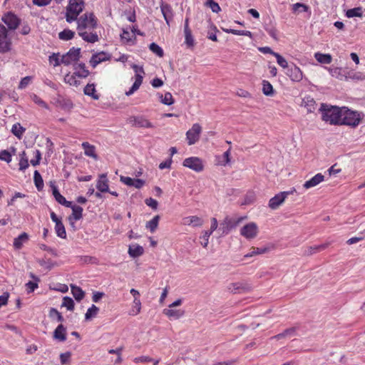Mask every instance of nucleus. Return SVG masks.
Wrapping results in <instances>:
<instances>
[{
	"label": "nucleus",
	"mask_w": 365,
	"mask_h": 365,
	"mask_svg": "<svg viewBox=\"0 0 365 365\" xmlns=\"http://www.w3.org/2000/svg\"><path fill=\"white\" fill-rule=\"evenodd\" d=\"M62 307H65L68 310L72 311L74 309V302L68 297H64L63 299Z\"/></svg>",
	"instance_id": "54"
},
{
	"label": "nucleus",
	"mask_w": 365,
	"mask_h": 365,
	"mask_svg": "<svg viewBox=\"0 0 365 365\" xmlns=\"http://www.w3.org/2000/svg\"><path fill=\"white\" fill-rule=\"evenodd\" d=\"M75 33L71 30L65 29L58 34L60 39L68 41L73 38Z\"/></svg>",
	"instance_id": "47"
},
{
	"label": "nucleus",
	"mask_w": 365,
	"mask_h": 365,
	"mask_svg": "<svg viewBox=\"0 0 365 365\" xmlns=\"http://www.w3.org/2000/svg\"><path fill=\"white\" fill-rule=\"evenodd\" d=\"M144 252L143 247L138 244L129 245L128 254L130 257L135 258L141 256Z\"/></svg>",
	"instance_id": "27"
},
{
	"label": "nucleus",
	"mask_w": 365,
	"mask_h": 365,
	"mask_svg": "<svg viewBox=\"0 0 365 365\" xmlns=\"http://www.w3.org/2000/svg\"><path fill=\"white\" fill-rule=\"evenodd\" d=\"M20 156L19 170H24L29 167L28 158L26 156V153L24 151L22 152Z\"/></svg>",
	"instance_id": "52"
},
{
	"label": "nucleus",
	"mask_w": 365,
	"mask_h": 365,
	"mask_svg": "<svg viewBox=\"0 0 365 365\" xmlns=\"http://www.w3.org/2000/svg\"><path fill=\"white\" fill-rule=\"evenodd\" d=\"M51 187L52 188V193L55 198V200L61 205H63L66 207H71V202L67 201L66 198L61 195L57 187L51 183Z\"/></svg>",
	"instance_id": "17"
},
{
	"label": "nucleus",
	"mask_w": 365,
	"mask_h": 365,
	"mask_svg": "<svg viewBox=\"0 0 365 365\" xmlns=\"http://www.w3.org/2000/svg\"><path fill=\"white\" fill-rule=\"evenodd\" d=\"M82 148L84 150V153L86 156L93 158V159H97L98 156L96 153L95 146L91 145L88 142H83L82 143Z\"/></svg>",
	"instance_id": "29"
},
{
	"label": "nucleus",
	"mask_w": 365,
	"mask_h": 365,
	"mask_svg": "<svg viewBox=\"0 0 365 365\" xmlns=\"http://www.w3.org/2000/svg\"><path fill=\"white\" fill-rule=\"evenodd\" d=\"M160 98L161 103L165 105L170 106L174 103L173 96L169 92L165 93L164 96L160 95Z\"/></svg>",
	"instance_id": "49"
},
{
	"label": "nucleus",
	"mask_w": 365,
	"mask_h": 365,
	"mask_svg": "<svg viewBox=\"0 0 365 365\" xmlns=\"http://www.w3.org/2000/svg\"><path fill=\"white\" fill-rule=\"evenodd\" d=\"M99 312V309L94 304H93L87 310L85 314L86 320H90L91 318L95 317Z\"/></svg>",
	"instance_id": "44"
},
{
	"label": "nucleus",
	"mask_w": 365,
	"mask_h": 365,
	"mask_svg": "<svg viewBox=\"0 0 365 365\" xmlns=\"http://www.w3.org/2000/svg\"><path fill=\"white\" fill-rule=\"evenodd\" d=\"M159 220H160V216L155 215L151 220L147 222V223L145 225V227L147 229H149L150 231L152 233H153L156 230V229L158 226Z\"/></svg>",
	"instance_id": "35"
},
{
	"label": "nucleus",
	"mask_w": 365,
	"mask_h": 365,
	"mask_svg": "<svg viewBox=\"0 0 365 365\" xmlns=\"http://www.w3.org/2000/svg\"><path fill=\"white\" fill-rule=\"evenodd\" d=\"M34 180L35 185L38 190H41L43 187V181L42 177L38 170L34 171Z\"/></svg>",
	"instance_id": "40"
},
{
	"label": "nucleus",
	"mask_w": 365,
	"mask_h": 365,
	"mask_svg": "<svg viewBox=\"0 0 365 365\" xmlns=\"http://www.w3.org/2000/svg\"><path fill=\"white\" fill-rule=\"evenodd\" d=\"M0 160L9 163L12 160V154L6 150H1Z\"/></svg>",
	"instance_id": "55"
},
{
	"label": "nucleus",
	"mask_w": 365,
	"mask_h": 365,
	"mask_svg": "<svg viewBox=\"0 0 365 365\" xmlns=\"http://www.w3.org/2000/svg\"><path fill=\"white\" fill-rule=\"evenodd\" d=\"M223 31L227 34H232L235 35L245 36L250 38L252 37V34L250 31L236 30L232 29H224Z\"/></svg>",
	"instance_id": "36"
},
{
	"label": "nucleus",
	"mask_w": 365,
	"mask_h": 365,
	"mask_svg": "<svg viewBox=\"0 0 365 365\" xmlns=\"http://www.w3.org/2000/svg\"><path fill=\"white\" fill-rule=\"evenodd\" d=\"M84 7L83 0H70L66 9V19L71 23L77 19L78 16L82 12Z\"/></svg>",
	"instance_id": "3"
},
{
	"label": "nucleus",
	"mask_w": 365,
	"mask_h": 365,
	"mask_svg": "<svg viewBox=\"0 0 365 365\" xmlns=\"http://www.w3.org/2000/svg\"><path fill=\"white\" fill-rule=\"evenodd\" d=\"M2 20L11 30L16 29L20 22L18 17L11 13H8L7 14L4 15L2 18Z\"/></svg>",
	"instance_id": "15"
},
{
	"label": "nucleus",
	"mask_w": 365,
	"mask_h": 365,
	"mask_svg": "<svg viewBox=\"0 0 365 365\" xmlns=\"http://www.w3.org/2000/svg\"><path fill=\"white\" fill-rule=\"evenodd\" d=\"M227 289L234 294L246 293L251 290V286L245 282H235L229 284Z\"/></svg>",
	"instance_id": "13"
},
{
	"label": "nucleus",
	"mask_w": 365,
	"mask_h": 365,
	"mask_svg": "<svg viewBox=\"0 0 365 365\" xmlns=\"http://www.w3.org/2000/svg\"><path fill=\"white\" fill-rule=\"evenodd\" d=\"M48 61L54 67L58 66L62 64L61 56L59 53H53L51 56H49Z\"/></svg>",
	"instance_id": "38"
},
{
	"label": "nucleus",
	"mask_w": 365,
	"mask_h": 365,
	"mask_svg": "<svg viewBox=\"0 0 365 365\" xmlns=\"http://www.w3.org/2000/svg\"><path fill=\"white\" fill-rule=\"evenodd\" d=\"M55 230H56V235L58 237H60L63 239L66 238V230H65L64 225H63L62 222H57V224L55 225Z\"/></svg>",
	"instance_id": "50"
},
{
	"label": "nucleus",
	"mask_w": 365,
	"mask_h": 365,
	"mask_svg": "<svg viewBox=\"0 0 365 365\" xmlns=\"http://www.w3.org/2000/svg\"><path fill=\"white\" fill-rule=\"evenodd\" d=\"M206 5L209 6L211 9V10L215 13H218L221 10L219 4L214 1L213 0H207Z\"/></svg>",
	"instance_id": "58"
},
{
	"label": "nucleus",
	"mask_w": 365,
	"mask_h": 365,
	"mask_svg": "<svg viewBox=\"0 0 365 365\" xmlns=\"http://www.w3.org/2000/svg\"><path fill=\"white\" fill-rule=\"evenodd\" d=\"M160 10L168 26H170V21L173 19V9L170 5L168 4H162Z\"/></svg>",
	"instance_id": "21"
},
{
	"label": "nucleus",
	"mask_w": 365,
	"mask_h": 365,
	"mask_svg": "<svg viewBox=\"0 0 365 365\" xmlns=\"http://www.w3.org/2000/svg\"><path fill=\"white\" fill-rule=\"evenodd\" d=\"M30 97L31 100L40 107L43 108L45 109H49L48 104L36 94L33 93L31 95Z\"/></svg>",
	"instance_id": "46"
},
{
	"label": "nucleus",
	"mask_w": 365,
	"mask_h": 365,
	"mask_svg": "<svg viewBox=\"0 0 365 365\" xmlns=\"http://www.w3.org/2000/svg\"><path fill=\"white\" fill-rule=\"evenodd\" d=\"M269 251V248L267 247H252L250 249V252L245 255V258L251 257L257 255H262L267 252Z\"/></svg>",
	"instance_id": "32"
},
{
	"label": "nucleus",
	"mask_w": 365,
	"mask_h": 365,
	"mask_svg": "<svg viewBox=\"0 0 365 365\" xmlns=\"http://www.w3.org/2000/svg\"><path fill=\"white\" fill-rule=\"evenodd\" d=\"M201 132L202 127L200 125L199 123H194L192 128L186 133V140H187V144L189 145H192L196 143L200 139Z\"/></svg>",
	"instance_id": "7"
},
{
	"label": "nucleus",
	"mask_w": 365,
	"mask_h": 365,
	"mask_svg": "<svg viewBox=\"0 0 365 365\" xmlns=\"http://www.w3.org/2000/svg\"><path fill=\"white\" fill-rule=\"evenodd\" d=\"M182 224L184 225H192L193 227H201L203 225V220L196 216H188L182 218Z\"/></svg>",
	"instance_id": "19"
},
{
	"label": "nucleus",
	"mask_w": 365,
	"mask_h": 365,
	"mask_svg": "<svg viewBox=\"0 0 365 365\" xmlns=\"http://www.w3.org/2000/svg\"><path fill=\"white\" fill-rule=\"evenodd\" d=\"M274 57L276 58L277 59V63L283 68H289V66H288V63L287 61V60L282 56H281L279 53H274Z\"/></svg>",
	"instance_id": "56"
},
{
	"label": "nucleus",
	"mask_w": 365,
	"mask_h": 365,
	"mask_svg": "<svg viewBox=\"0 0 365 365\" xmlns=\"http://www.w3.org/2000/svg\"><path fill=\"white\" fill-rule=\"evenodd\" d=\"M242 219L243 218L241 217L236 221H233L229 217H226L224 222L221 224L220 230H222L223 234L227 235L232 228L235 227L241 222Z\"/></svg>",
	"instance_id": "16"
},
{
	"label": "nucleus",
	"mask_w": 365,
	"mask_h": 365,
	"mask_svg": "<svg viewBox=\"0 0 365 365\" xmlns=\"http://www.w3.org/2000/svg\"><path fill=\"white\" fill-rule=\"evenodd\" d=\"M71 358V353L70 352H65L62 353L60 355V360L61 363L62 364H66L69 362Z\"/></svg>",
	"instance_id": "63"
},
{
	"label": "nucleus",
	"mask_w": 365,
	"mask_h": 365,
	"mask_svg": "<svg viewBox=\"0 0 365 365\" xmlns=\"http://www.w3.org/2000/svg\"><path fill=\"white\" fill-rule=\"evenodd\" d=\"M302 106L307 108L308 113H312L316 109V102L311 96H306L302 99Z\"/></svg>",
	"instance_id": "25"
},
{
	"label": "nucleus",
	"mask_w": 365,
	"mask_h": 365,
	"mask_svg": "<svg viewBox=\"0 0 365 365\" xmlns=\"http://www.w3.org/2000/svg\"><path fill=\"white\" fill-rule=\"evenodd\" d=\"M185 33V43L187 46H191L194 44V39L192 36L191 30H186L184 31Z\"/></svg>",
	"instance_id": "59"
},
{
	"label": "nucleus",
	"mask_w": 365,
	"mask_h": 365,
	"mask_svg": "<svg viewBox=\"0 0 365 365\" xmlns=\"http://www.w3.org/2000/svg\"><path fill=\"white\" fill-rule=\"evenodd\" d=\"M324 176L321 173H317L313 178H312L310 180L306 181L304 183L303 187L305 189H310L312 187H314L318 185L320 182L324 181Z\"/></svg>",
	"instance_id": "18"
},
{
	"label": "nucleus",
	"mask_w": 365,
	"mask_h": 365,
	"mask_svg": "<svg viewBox=\"0 0 365 365\" xmlns=\"http://www.w3.org/2000/svg\"><path fill=\"white\" fill-rule=\"evenodd\" d=\"M49 317L53 319H56L57 322H62L63 317L61 314L55 308H51L49 311Z\"/></svg>",
	"instance_id": "51"
},
{
	"label": "nucleus",
	"mask_w": 365,
	"mask_h": 365,
	"mask_svg": "<svg viewBox=\"0 0 365 365\" xmlns=\"http://www.w3.org/2000/svg\"><path fill=\"white\" fill-rule=\"evenodd\" d=\"M28 241L29 235L26 232H23L14 240V247L16 250H20L22 248L24 244L26 243Z\"/></svg>",
	"instance_id": "26"
},
{
	"label": "nucleus",
	"mask_w": 365,
	"mask_h": 365,
	"mask_svg": "<svg viewBox=\"0 0 365 365\" xmlns=\"http://www.w3.org/2000/svg\"><path fill=\"white\" fill-rule=\"evenodd\" d=\"M11 41L6 27L0 25V52L5 53L11 49Z\"/></svg>",
	"instance_id": "10"
},
{
	"label": "nucleus",
	"mask_w": 365,
	"mask_h": 365,
	"mask_svg": "<svg viewBox=\"0 0 365 365\" xmlns=\"http://www.w3.org/2000/svg\"><path fill=\"white\" fill-rule=\"evenodd\" d=\"M84 93L86 96H91L95 100H98L99 98L98 95L96 93L94 84H88L84 88Z\"/></svg>",
	"instance_id": "37"
},
{
	"label": "nucleus",
	"mask_w": 365,
	"mask_h": 365,
	"mask_svg": "<svg viewBox=\"0 0 365 365\" xmlns=\"http://www.w3.org/2000/svg\"><path fill=\"white\" fill-rule=\"evenodd\" d=\"M120 182L124 183L125 185L133 187V180L134 179L130 178V177H125V176H120Z\"/></svg>",
	"instance_id": "64"
},
{
	"label": "nucleus",
	"mask_w": 365,
	"mask_h": 365,
	"mask_svg": "<svg viewBox=\"0 0 365 365\" xmlns=\"http://www.w3.org/2000/svg\"><path fill=\"white\" fill-rule=\"evenodd\" d=\"M133 69L135 72V82L133 84L132 87L130 88L128 91H126L125 94L126 96H130L132 95L135 91H136L140 86L143 82L144 74V70L142 66H138L135 64H133L132 66Z\"/></svg>",
	"instance_id": "5"
},
{
	"label": "nucleus",
	"mask_w": 365,
	"mask_h": 365,
	"mask_svg": "<svg viewBox=\"0 0 365 365\" xmlns=\"http://www.w3.org/2000/svg\"><path fill=\"white\" fill-rule=\"evenodd\" d=\"M25 129L19 124L16 123L12 126L11 132L18 138H21Z\"/></svg>",
	"instance_id": "48"
},
{
	"label": "nucleus",
	"mask_w": 365,
	"mask_h": 365,
	"mask_svg": "<svg viewBox=\"0 0 365 365\" xmlns=\"http://www.w3.org/2000/svg\"><path fill=\"white\" fill-rule=\"evenodd\" d=\"M262 92L265 96H271L274 93L273 87L272 84L267 81H263L262 82Z\"/></svg>",
	"instance_id": "42"
},
{
	"label": "nucleus",
	"mask_w": 365,
	"mask_h": 365,
	"mask_svg": "<svg viewBox=\"0 0 365 365\" xmlns=\"http://www.w3.org/2000/svg\"><path fill=\"white\" fill-rule=\"evenodd\" d=\"M346 16L348 18H353L355 16L361 17L362 16V9L361 7H356L349 9L346 11Z\"/></svg>",
	"instance_id": "43"
},
{
	"label": "nucleus",
	"mask_w": 365,
	"mask_h": 365,
	"mask_svg": "<svg viewBox=\"0 0 365 365\" xmlns=\"http://www.w3.org/2000/svg\"><path fill=\"white\" fill-rule=\"evenodd\" d=\"M309 7L304 4L296 3L292 5V11L294 13L307 11Z\"/></svg>",
	"instance_id": "57"
},
{
	"label": "nucleus",
	"mask_w": 365,
	"mask_h": 365,
	"mask_svg": "<svg viewBox=\"0 0 365 365\" xmlns=\"http://www.w3.org/2000/svg\"><path fill=\"white\" fill-rule=\"evenodd\" d=\"M314 57L317 61L321 63L329 64L331 62L332 57L330 54H324L321 53H316Z\"/></svg>",
	"instance_id": "33"
},
{
	"label": "nucleus",
	"mask_w": 365,
	"mask_h": 365,
	"mask_svg": "<svg viewBox=\"0 0 365 365\" xmlns=\"http://www.w3.org/2000/svg\"><path fill=\"white\" fill-rule=\"evenodd\" d=\"M74 74L80 78H86L89 75V71L86 68L84 63L74 65Z\"/></svg>",
	"instance_id": "30"
},
{
	"label": "nucleus",
	"mask_w": 365,
	"mask_h": 365,
	"mask_svg": "<svg viewBox=\"0 0 365 365\" xmlns=\"http://www.w3.org/2000/svg\"><path fill=\"white\" fill-rule=\"evenodd\" d=\"M80 48H71L66 53L61 56L62 64L68 66L76 62L80 58Z\"/></svg>",
	"instance_id": "9"
},
{
	"label": "nucleus",
	"mask_w": 365,
	"mask_h": 365,
	"mask_svg": "<svg viewBox=\"0 0 365 365\" xmlns=\"http://www.w3.org/2000/svg\"><path fill=\"white\" fill-rule=\"evenodd\" d=\"M182 165L197 173H200L204 169L202 160L197 157H190L185 158L182 162Z\"/></svg>",
	"instance_id": "8"
},
{
	"label": "nucleus",
	"mask_w": 365,
	"mask_h": 365,
	"mask_svg": "<svg viewBox=\"0 0 365 365\" xmlns=\"http://www.w3.org/2000/svg\"><path fill=\"white\" fill-rule=\"evenodd\" d=\"M76 74H66L64 77V81L66 83L71 86H78L80 84V81L76 79Z\"/></svg>",
	"instance_id": "45"
},
{
	"label": "nucleus",
	"mask_w": 365,
	"mask_h": 365,
	"mask_svg": "<svg viewBox=\"0 0 365 365\" xmlns=\"http://www.w3.org/2000/svg\"><path fill=\"white\" fill-rule=\"evenodd\" d=\"M70 207L72 209V215L68 217L69 221L81 220L83 217V208L79 205H73L72 203Z\"/></svg>",
	"instance_id": "24"
},
{
	"label": "nucleus",
	"mask_w": 365,
	"mask_h": 365,
	"mask_svg": "<svg viewBox=\"0 0 365 365\" xmlns=\"http://www.w3.org/2000/svg\"><path fill=\"white\" fill-rule=\"evenodd\" d=\"M71 292L77 301H81L85 296L84 292L79 287L71 285Z\"/></svg>",
	"instance_id": "34"
},
{
	"label": "nucleus",
	"mask_w": 365,
	"mask_h": 365,
	"mask_svg": "<svg viewBox=\"0 0 365 365\" xmlns=\"http://www.w3.org/2000/svg\"><path fill=\"white\" fill-rule=\"evenodd\" d=\"M109 59L108 55L105 52H99L93 54L90 60V64L95 68L100 63Z\"/></svg>",
	"instance_id": "20"
},
{
	"label": "nucleus",
	"mask_w": 365,
	"mask_h": 365,
	"mask_svg": "<svg viewBox=\"0 0 365 365\" xmlns=\"http://www.w3.org/2000/svg\"><path fill=\"white\" fill-rule=\"evenodd\" d=\"M149 48L153 53H155L159 57H163L164 55V52L162 48L155 43H150Z\"/></svg>",
	"instance_id": "53"
},
{
	"label": "nucleus",
	"mask_w": 365,
	"mask_h": 365,
	"mask_svg": "<svg viewBox=\"0 0 365 365\" xmlns=\"http://www.w3.org/2000/svg\"><path fill=\"white\" fill-rule=\"evenodd\" d=\"M76 21H77L78 31L93 29L97 26V19L93 13H85Z\"/></svg>",
	"instance_id": "4"
},
{
	"label": "nucleus",
	"mask_w": 365,
	"mask_h": 365,
	"mask_svg": "<svg viewBox=\"0 0 365 365\" xmlns=\"http://www.w3.org/2000/svg\"><path fill=\"white\" fill-rule=\"evenodd\" d=\"M328 247V244H323L314 247H309L305 250V255H312L314 253L320 252Z\"/></svg>",
	"instance_id": "39"
},
{
	"label": "nucleus",
	"mask_w": 365,
	"mask_h": 365,
	"mask_svg": "<svg viewBox=\"0 0 365 365\" xmlns=\"http://www.w3.org/2000/svg\"><path fill=\"white\" fill-rule=\"evenodd\" d=\"M66 329L63 324H59L53 332V338L60 341H64L66 339Z\"/></svg>",
	"instance_id": "28"
},
{
	"label": "nucleus",
	"mask_w": 365,
	"mask_h": 365,
	"mask_svg": "<svg viewBox=\"0 0 365 365\" xmlns=\"http://www.w3.org/2000/svg\"><path fill=\"white\" fill-rule=\"evenodd\" d=\"M31 78L30 76H26L23 78L19 85V89L25 88L31 82Z\"/></svg>",
	"instance_id": "62"
},
{
	"label": "nucleus",
	"mask_w": 365,
	"mask_h": 365,
	"mask_svg": "<svg viewBox=\"0 0 365 365\" xmlns=\"http://www.w3.org/2000/svg\"><path fill=\"white\" fill-rule=\"evenodd\" d=\"M141 309V302L139 298L135 297V299H133V306L130 311V314L133 316H135L138 314L140 312Z\"/></svg>",
	"instance_id": "41"
},
{
	"label": "nucleus",
	"mask_w": 365,
	"mask_h": 365,
	"mask_svg": "<svg viewBox=\"0 0 365 365\" xmlns=\"http://www.w3.org/2000/svg\"><path fill=\"white\" fill-rule=\"evenodd\" d=\"M259 232L258 226L255 222H249L240 229V235L247 240L255 238Z\"/></svg>",
	"instance_id": "6"
},
{
	"label": "nucleus",
	"mask_w": 365,
	"mask_h": 365,
	"mask_svg": "<svg viewBox=\"0 0 365 365\" xmlns=\"http://www.w3.org/2000/svg\"><path fill=\"white\" fill-rule=\"evenodd\" d=\"M286 74L292 81L299 82L303 78V73L300 68L295 65H292L288 68Z\"/></svg>",
	"instance_id": "14"
},
{
	"label": "nucleus",
	"mask_w": 365,
	"mask_h": 365,
	"mask_svg": "<svg viewBox=\"0 0 365 365\" xmlns=\"http://www.w3.org/2000/svg\"><path fill=\"white\" fill-rule=\"evenodd\" d=\"M145 204L153 210H157L158 202L156 200L150 197L145 200Z\"/></svg>",
	"instance_id": "61"
},
{
	"label": "nucleus",
	"mask_w": 365,
	"mask_h": 365,
	"mask_svg": "<svg viewBox=\"0 0 365 365\" xmlns=\"http://www.w3.org/2000/svg\"><path fill=\"white\" fill-rule=\"evenodd\" d=\"M96 188L101 192H109L108 181L105 174L99 176V179L96 184Z\"/></svg>",
	"instance_id": "23"
},
{
	"label": "nucleus",
	"mask_w": 365,
	"mask_h": 365,
	"mask_svg": "<svg viewBox=\"0 0 365 365\" xmlns=\"http://www.w3.org/2000/svg\"><path fill=\"white\" fill-rule=\"evenodd\" d=\"M163 313L169 318L178 319L184 315L185 312L181 309H165L163 310Z\"/></svg>",
	"instance_id": "31"
},
{
	"label": "nucleus",
	"mask_w": 365,
	"mask_h": 365,
	"mask_svg": "<svg viewBox=\"0 0 365 365\" xmlns=\"http://www.w3.org/2000/svg\"><path fill=\"white\" fill-rule=\"evenodd\" d=\"M212 235L211 232L204 231L203 235L201 237L202 241L200 242L203 247H207L209 243L210 236Z\"/></svg>",
	"instance_id": "60"
},
{
	"label": "nucleus",
	"mask_w": 365,
	"mask_h": 365,
	"mask_svg": "<svg viewBox=\"0 0 365 365\" xmlns=\"http://www.w3.org/2000/svg\"><path fill=\"white\" fill-rule=\"evenodd\" d=\"M128 123L139 128H153V125L143 116H130L128 118Z\"/></svg>",
	"instance_id": "12"
},
{
	"label": "nucleus",
	"mask_w": 365,
	"mask_h": 365,
	"mask_svg": "<svg viewBox=\"0 0 365 365\" xmlns=\"http://www.w3.org/2000/svg\"><path fill=\"white\" fill-rule=\"evenodd\" d=\"M292 192H281L272 197L269 201V207L272 210H277L283 204L287 196Z\"/></svg>",
	"instance_id": "11"
},
{
	"label": "nucleus",
	"mask_w": 365,
	"mask_h": 365,
	"mask_svg": "<svg viewBox=\"0 0 365 365\" xmlns=\"http://www.w3.org/2000/svg\"><path fill=\"white\" fill-rule=\"evenodd\" d=\"M322 119L331 125H340L342 108L322 103L319 108Z\"/></svg>",
	"instance_id": "1"
},
{
	"label": "nucleus",
	"mask_w": 365,
	"mask_h": 365,
	"mask_svg": "<svg viewBox=\"0 0 365 365\" xmlns=\"http://www.w3.org/2000/svg\"><path fill=\"white\" fill-rule=\"evenodd\" d=\"M79 36L86 42L96 43L98 41L99 38L96 32H88L86 31H78Z\"/></svg>",
	"instance_id": "22"
},
{
	"label": "nucleus",
	"mask_w": 365,
	"mask_h": 365,
	"mask_svg": "<svg viewBox=\"0 0 365 365\" xmlns=\"http://www.w3.org/2000/svg\"><path fill=\"white\" fill-rule=\"evenodd\" d=\"M364 117V114L361 112L351 110L346 107H343L340 125H346L356 128L359 125Z\"/></svg>",
	"instance_id": "2"
}]
</instances>
